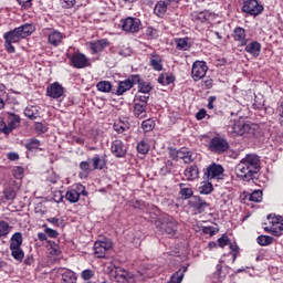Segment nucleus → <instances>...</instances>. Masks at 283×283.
I'll return each instance as SVG.
<instances>
[{
  "label": "nucleus",
  "instance_id": "nucleus-1",
  "mask_svg": "<svg viewBox=\"0 0 283 283\" xmlns=\"http://www.w3.org/2000/svg\"><path fill=\"white\" fill-rule=\"evenodd\" d=\"M260 156L248 154L235 167L237 178L249 182L260 171Z\"/></svg>",
  "mask_w": 283,
  "mask_h": 283
},
{
  "label": "nucleus",
  "instance_id": "nucleus-2",
  "mask_svg": "<svg viewBox=\"0 0 283 283\" xmlns=\"http://www.w3.org/2000/svg\"><path fill=\"white\" fill-rule=\"evenodd\" d=\"M23 244V235L21 232H15L11 239H10V251L11 256L15 262H23V259L25 258V252H23V249H21Z\"/></svg>",
  "mask_w": 283,
  "mask_h": 283
},
{
  "label": "nucleus",
  "instance_id": "nucleus-3",
  "mask_svg": "<svg viewBox=\"0 0 283 283\" xmlns=\"http://www.w3.org/2000/svg\"><path fill=\"white\" fill-rule=\"evenodd\" d=\"M155 224L161 233H167V235H170V238H174V235H176V232L178 231V221H176L174 217H161L157 221H155Z\"/></svg>",
  "mask_w": 283,
  "mask_h": 283
},
{
  "label": "nucleus",
  "instance_id": "nucleus-4",
  "mask_svg": "<svg viewBox=\"0 0 283 283\" xmlns=\"http://www.w3.org/2000/svg\"><path fill=\"white\" fill-rule=\"evenodd\" d=\"M230 134L232 136H253L255 130L251 127L250 124L244 123V120H235L233 125L230 127Z\"/></svg>",
  "mask_w": 283,
  "mask_h": 283
},
{
  "label": "nucleus",
  "instance_id": "nucleus-5",
  "mask_svg": "<svg viewBox=\"0 0 283 283\" xmlns=\"http://www.w3.org/2000/svg\"><path fill=\"white\" fill-rule=\"evenodd\" d=\"M143 28V22L138 18L128 17L122 20V30L128 34H138Z\"/></svg>",
  "mask_w": 283,
  "mask_h": 283
},
{
  "label": "nucleus",
  "instance_id": "nucleus-6",
  "mask_svg": "<svg viewBox=\"0 0 283 283\" xmlns=\"http://www.w3.org/2000/svg\"><path fill=\"white\" fill-rule=\"evenodd\" d=\"M81 196H87V190H85V186L77 184L73 188L66 191L65 200L71 202V205H75L81 200Z\"/></svg>",
  "mask_w": 283,
  "mask_h": 283
},
{
  "label": "nucleus",
  "instance_id": "nucleus-7",
  "mask_svg": "<svg viewBox=\"0 0 283 283\" xmlns=\"http://www.w3.org/2000/svg\"><path fill=\"white\" fill-rule=\"evenodd\" d=\"M21 125V117L17 114H9L7 118V124L6 122L0 123V132L2 134H11L13 129H17Z\"/></svg>",
  "mask_w": 283,
  "mask_h": 283
},
{
  "label": "nucleus",
  "instance_id": "nucleus-8",
  "mask_svg": "<svg viewBox=\"0 0 283 283\" xmlns=\"http://www.w3.org/2000/svg\"><path fill=\"white\" fill-rule=\"evenodd\" d=\"M242 12L250 17H260V13L264 12V6L260 4L258 0H245L243 2Z\"/></svg>",
  "mask_w": 283,
  "mask_h": 283
},
{
  "label": "nucleus",
  "instance_id": "nucleus-9",
  "mask_svg": "<svg viewBox=\"0 0 283 283\" xmlns=\"http://www.w3.org/2000/svg\"><path fill=\"white\" fill-rule=\"evenodd\" d=\"M209 71V66H207V62L205 61H196L192 64L191 76L192 80L198 82L202 81L205 76H207V72Z\"/></svg>",
  "mask_w": 283,
  "mask_h": 283
},
{
  "label": "nucleus",
  "instance_id": "nucleus-10",
  "mask_svg": "<svg viewBox=\"0 0 283 283\" xmlns=\"http://www.w3.org/2000/svg\"><path fill=\"white\" fill-rule=\"evenodd\" d=\"M209 149L213 154H224L229 149V142L223 137H213L209 143Z\"/></svg>",
  "mask_w": 283,
  "mask_h": 283
},
{
  "label": "nucleus",
  "instance_id": "nucleus-11",
  "mask_svg": "<svg viewBox=\"0 0 283 283\" xmlns=\"http://www.w3.org/2000/svg\"><path fill=\"white\" fill-rule=\"evenodd\" d=\"M94 256L98 259L105 258L107 255V251L112 249V240L105 239L103 241H96L94 243Z\"/></svg>",
  "mask_w": 283,
  "mask_h": 283
},
{
  "label": "nucleus",
  "instance_id": "nucleus-12",
  "mask_svg": "<svg viewBox=\"0 0 283 283\" xmlns=\"http://www.w3.org/2000/svg\"><path fill=\"white\" fill-rule=\"evenodd\" d=\"M34 30H36V28H34V24L25 23L15 28L14 30H11L10 32L21 41L30 36L34 32Z\"/></svg>",
  "mask_w": 283,
  "mask_h": 283
},
{
  "label": "nucleus",
  "instance_id": "nucleus-13",
  "mask_svg": "<svg viewBox=\"0 0 283 283\" xmlns=\"http://www.w3.org/2000/svg\"><path fill=\"white\" fill-rule=\"evenodd\" d=\"M135 81H138V74L132 75L127 80L118 82L117 88L115 92L116 96H123L125 92H129V90L134 87Z\"/></svg>",
  "mask_w": 283,
  "mask_h": 283
},
{
  "label": "nucleus",
  "instance_id": "nucleus-14",
  "mask_svg": "<svg viewBox=\"0 0 283 283\" xmlns=\"http://www.w3.org/2000/svg\"><path fill=\"white\" fill-rule=\"evenodd\" d=\"M224 174V168L218 164H211L205 171L206 180H220V177Z\"/></svg>",
  "mask_w": 283,
  "mask_h": 283
},
{
  "label": "nucleus",
  "instance_id": "nucleus-15",
  "mask_svg": "<svg viewBox=\"0 0 283 283\" xmlns=\"http://www.w3.org/2000/svg\"><path fill=\"white\" fill-rule=\"evenodd\" d=\"M113 276L115 277L116 282L118 283H133L134 275L132 272L123 269V268H115L113 271Z\"/></svg>",
  "mask_w": 283,
  "mask_h": 283
},
{
  "label": "nucleus",
  "instance_id": "nucleus-16",
  "mask_svg": "<svg viewBox=\"0 0 283 283\" xmlns=\"http://www.w3.org/2000/svg\"><path fill=\"white\" fill-rule=\"evenodd\" d=\"M71 60V65L76 67V70H83V67H90V60L83 53H73L72 56H69Z\"/></svg>",
  "mask_w": 283,
  "mask_h": 283
},
{
  "label": "nucleus",
  "instance_id": "nucleus-17",
  "mask_svg": "<svg viewBox=\"0 0 283 283\" xmlns=\"http://www.w3.org/2000/svg\"><path fill=\"white\" fill-rule=\"evenodd\" d=\"M111 150L116 158H125V156H127V146H125L120 139H116L112 143Z\"/></svg>",
  "mask_w": 283,
  "mask_h": 283
},
{
  "label": "nucleus",
  "instance_id": "nucleus-18",
  "mask_svg": "<svg viewBox=\"0 0 283 283\" xmlns=\"http://www.w3.org/2000/svg\"><path fill=\"white\" fill-rule=\"evenodd\" d=\"M65 94V88L59 82H55L46 87V96L50 98H61Z\"/></svg>",
  "mask_w": 283,
  "mask_h": 283
},
{
  "label": "nucleus",
  "instance_id": "nucleus-19",
  "mask_svg": "<svg viewBox=\"0 0 283 283\" xmlns=\"http://www.w3.org/2000/svg\"><path fill=\"white\" fill-rule=\"evenodd\" d=\"M3 39L7 52H9V54H14L15 49L14 45H12V43H19L21 40L17 38L14 34H12L10 31L3 34Z\"/></svg>",
  "mask_w": 283,
  "mask_h": 283
},
{
  "label": "nucleus",
  "instance_id": "nucleus-20",
  "mask_svg": "<svg viewBox=\"0 0 283 283\" xmlns=\"http://www.w3.org/2000/svg\"><path fill=\"white\" fill-rule=\"evenodd\" d=\"M107 45H109V40L107 39L93 41L90 43L91 52L93 54H98V52H103Z\"/></svg>",
  "mask_w": 283,
  "mask_h": 283
},
{
  "label": "nucleus",
  "instance_id": "nucleus-21",
  "mask_svg": "<svg viewBox=\"0 0 283 283\" xmlns=\"http://www.w3.org/2000/svg\"><path fill=\"white\" fill-rule=\"evenodd\" d=\"M191 207L195 208V211H198V213H202V211H205L209 205L207 201H205V199L200 198L199 196H195L191 201Z\"/></svg>",
  "mask_w": 283,
  "mask_h": 283
},
{
  "label": "nucleus",
  "instance_id": "nucleus-22",
  "mask_svg": "<svg viewBox=\"0 0 283 283\" xmlns=\"http://www.w3.org/2000/svg\"><path fill=\"white\" fill-rule=\"evenodd\" d=\"M233 39L234 41H239L240 45H247L249 41L247 40V31L241 27L233 30Z\"/></svg>",
  "mask_w": 283,
  "mask_h": 283
},
{
  "label": "nucleus",
  "instance_id": "nucleus-23",
  "mask_svg": "<svg viewBox=\"0 0 283 283\" xmlns=\"http://www.w3.org/2000/svg\"><path fill=\"white\" fill-rule=\"evenodd\" d=\"M245 52H248V54H251V56H260V52H262V44H260V42H251L249 44H245Z\"/></svg>",
  "mask_w": 283,
  "mask_h": 283
},
{
  "label": "nucleus",
  "instance_id": "nucleus-24",
  "mask_svg": "<svg viewBox=\"0 0 283 283\" xmlns=\"http://www.w3.org/2000/svg\"><path fill=\"white\" fill-rule=\"evenodd\" d=\"M264 231L266 233H272V235H275L276 238H280V235H282V231H283V223H282V221H279L274 224L268 226L264 228Z\"/></svg>",
  "mask_w": 283,
  "mask_h": 283
},
{
  "label": "nucleus",
  "instance_id": "nucleus-25",
  "mask_svg": "<svg viewBox=\"0 0 283 283\" xmlns=\"http://www.w3.org/2000/svg\"><path fill=\"white\" fill-rule=\"evenodd\" d=\"M48 41L50 45H53L54 48H59V45H61L63 41V33L59 31H52L48 36Z\"/></svg>",
  "mask_w": 283,
  "mask_h": 283
},
{
  "label": "nucleus",
  "instance_id": "nucleus-26",
  "mask_svg": "<svg viewBox=\"0 0 283 283\" xmlns=\"http://www.w3.org/2000/svg\"><path fill=\"white\" fill-rule=\"evenodd\" d=\"M135 85H138L139 94H149V92L154 90L151 83L145 82L143 78H140V75H138V81H135Z\"/></svg>",
  "mask_w": 283,
  "mask_h": 283
},
{
  "label": "nucleus",
  "instance_id": "nucleus-27",
  "mask_svg": "<svg viewBox=\"0 0 283 283\" xmlns=\"http://www.w3.org/2000/svg\"><path fill=\"white\" fill-rule=\"evenodd\" d=\"M150 66L155 72H163V57L156 53L150 54Z\"/></svg>",
  "mask_w": 283,
  "mask_h": 283
},
{
  "label": "nucleus",
  "instance_id": "nucleus-28",
  "mask_svg": "<svg viewBox=\"0 0 283 283\" xmlns=\"http://www.w3.org/2000/svg\"><path fill=\"white\" fill-rule=\"evenodd\" d=\"M179 160H184L186 165H189L196 160V157L193 153L189 151L187 148H181L179 149Z\"/></svg>",
  "mask_w": 283,
  "mask_h": 283
},
{
  "label": "nucleus",
  "instance_id": "nucleus-29",
  "mask_svg": "<svg viewBox=\"0 0 283 283\" xmlns=\"http://www.w3.org/2000/svg\"><path fill=\"white\" fill-rule=\"evenodd\" d=\"M189 38H178L175 39L177 50H181L182 52H187V50H191V42H189Z\"/></svg>",
  "mask_w": 283,
  "mask_h": 283
},
{
  "label": "nucleus",
  "instance_id": "nucleus-30",
  "mask_svg": "<svg viewBox=\"0 0 283 283\" xmlns=\"http://www.w3.org/2000/svg\"><path fill=\"white\" fill-rule=\"evenodd\" d=\"M200 171L198 170V166L193 165L190 166L189 168L185 169L184 176L186 180H196L198 178Z\"/></svg>",
  "mask_w": 283,
  "mask_h": 283
},
{
  "label": "nucleus",
  "instance_id": "nucleus-31",
  "mask_svg": "<svg viewBox=\"0 0 283 283\" xmlns=\"http://www.w3.org/2000/svg\"><path fill=\"white\" fill-rule=\"evenodd\" d=\"M134 116L136 118H145L147 116V105L134 103Z\"/></svg>",
  "mask_w": 283,
  "mask_h": 283
},
{
  "label": "nucleus",
  "instance_id": "nucleus-32",
  "mask_svg": "<svg viewBox=\"0 0 283 283\" xmlns=\"http://www.w3.org/2000/svg\"><path fill=\"white\" fill-rule=\"evenodd\" d=\"M91 161H93V169H105L107 165V159L105 157L101 158V156L95 155Z\"/></svg>",
  "mask_w": 283,
  "mask_h": 283
},
{
  "label": "nucleus",
  "instance_id": "nucleus-33",
  "mask_svg": "<svg viewBox=\"0 0 283 283\" xmlns=\"http://www.w3.org/2000/svg\"><path fill=\"white\" fill-rule=\"evenodd\" d=\"M185 273H187V268L178 270L176 273L171 275L170 280L167 283H182Z\"/></svg>",
  "mask_w": 283,
  "mask_h": 283
},
{
  "label": "nucleus",
  "instance_id": "nucleus-34",
  "mask_svg": "<svg viewBox=\"0 0 283 283\" xmlns=\"http://www.w3.org/2000/svg\"><path fill=\"white\" fill-rule=\"evenodd\" d=\"M169 7V4L166 3V1H158L155 6V14H157V17H165V14H167V8Z\"/></svg>",
  "mask_w": 283,
  "mask_h": 283
},
{
  "label": "nucleus",
  "instance_id": "nucleus-35",
  "mask_svg": "<svg viewBox=\"0 0 283 283\" xmlns=\"http://www.w3.org/2000/svg\"><path fill=\"white\" fill-rule=\"evenodd\" d=\"M61 283H76V274L72 270H65L62 273Z\"/></svg>",
  "mask_w": 283,
  "mask_h": 283
},
{
  "label": "nucleus",
  "instance_id": "nucleus-36",
  "mask_svg": "<svg viewBox=\"0 0 283 283\" xmlns=\"http://www.w3.org/2000/svg\"><path fill=\"white\" fill-rule=\"evenodd\" d=\"M24 116L30 120L39 118V107L36 106H27L24 109Z\"/></svg>",
  "mask_w": 283,
  "mask_h": 283
},
{
  "label": "nucleus",
  "instance_id": "nucleus-37",
  "mask_svg": "<svg viewBox=\"0 0 283 283\" xmlns=\"http://www.w3.org/2000/svg\"><path fill=\"white\" fill-rule=\"evenodd\" d=\"M179 193L184 200H189L193 196V189L187 187L185 184H179Z\"/></svg>",
  "mask_w": 283,
  "mask_h": 283
},
{
  "label": "nucleus",
  "instance_id": "nucleus-38",
  "mask_svg": "<svg viewBox=\"0 0 283 283\" xmlns=\"http://www.w3.org/2000/svg\"><path fill=\"white\" fill-rule=\"evenodd\" d=\"M98 92H103L104 94H109L112 92V83L108 81H101L96 85Z\"/></svg>",
  "mask_w": 283,
  "mask_h": 283
},
{
  "label": "nucleus",
  "instance_id": "nucleus-39",
  "mask_svg": "<svg viewBox=\"0 0 283 283\" xmlns=\"http://www.w3.org/2000/svg\"><path fill=\"white\" fill-rule=\"evenodd\" d=\"M256 242L260 244V247H269V244H273V237L259 235L256 238Z\"/></svg>",
  "mask_w": 283,
  "mask_h": 283
},
{
  "label": "nucleus",
  "instance_id": "nucleus-40",
  "mask_svg": "<svg viewBox=\"0 0 283 283\" xmlns=\"http://www.w3.org/2000/svg\"><path fill=\"white\" fill-rule=\"evenodd\" d=\"M154 127H156V122H154V119H151V118L145 119L142 123V129L146 133L151 132L154 129Z\"/></svg>",
  "mask_w": 283,
  "mask_h": 283
},
{
  "label": "nucleus",
  "instance_id": "nucleus-41",
  "mask_svg": "<svg viewBox=\"0 0 283 283\" xmlns=\"http://www.w3.org/2000/svg\"><path fill=\"white\" fill-rule=\"evenodd\" d=\"M25 149H28V151H34V149H39V147H41V142H39V139H30L25 145H24Z\"/></svg>",
  "mask_w": 283,
  "mask_h": 283
},
{
  "label": "nucleus",
  "instance_id": "nucleus-42",
  "mask_svg": "<svg viewBox=\"0 0 283 283\" xmlns=\"http://www.w3.org/2000/svg\"><path fill=\"white\" fill-rule=\"evenodd\" d=\"M149 144L145 140H140L138 144H137V151L138 154H149Z\"/></svg>",
  "mask_w": 283,
  "mask_h": 283
},
{
  "label": "nucleus",
  "instance_id": "nucleus-43",
  "mask_svg": "<svg viewBox=\"0 0 283 283\" xmlns=\"http://www.w3.org/2000/svg\"><path fill=\"white\" fill-rule=\"evenodd\" d=\"M10 233V223L0 221V238H6Z\"/></svg>",
  "mask_w": 283,
  "mask_h": 283
},
{
  "label": "nucleus",
  "instance_id": "nucleus-44",
  "mask_svg": "<svg viewBox=\"0 0 283 283\" xmlns=\"http://www.w3.org/2000/svg\"><path fill=\"white\" fill-rule=\"evenodd\" d=\"M250 202H262V190H254L249 195Z\"/></svg>",
  "mask_w": 283,
  "mask_h": 283
},
{
  "label": "nucleus",
  "instance_id": "nucleus-45",
  "mask_svg": "<svg viewBox=\"0 0 283 283\" xmlns=\"http://www.w3.org/2000/svg\"><path fill=\"white\" fill-rule=\"evenodd\" d=\"M253 108L259 109L260 112H266V106H264V97L258 98L255 97L253 103Z\"/></svg>",
  "mask_w": 283,
  "mask_h": 283
},
{
  "label": "nucleus",
  "instance_id": "nucleus-46",
  "mask_svg": "<svg viewBox=\"0 0 283 283\" xmlns=\"http://www.w3.org/2000/svg\"><path fill=\"white\" fill-rule=\"evenodd\" d=\"M213 191V186L210 182H205L201 187H199V193L205 196H209Z\"/></svg>",
  "mask_w": 283,
  "mask_h": 283
},
{
  "label": "nucleus",
  "instance_id": "nucleus-47",
  "mask_svg": "<svg viewBox=\"0 0 283 283\" xmlns=\"http://www.w3.org/2000/svg\"><path fill=\"white\" fill-rule=\"evenodd\" d=\"M200 231H202V233H205L206 235H216V233H218V228L211 226H202L200 228Z\"/></svg>",
  "mask_w": 283,
  "mask_h": 283
},
{
  "label": "nucleus",
  "instance_id": "nucleus-48",
  "mask_svg": "<svg viewBox=\"0 0 283 283\" xmlns=\"http://www.w3.org/2000/svg\"><path fill=\"white\" fill-rule=\"evenodd\" d=\"M3 195H4V198L6 200H14V198H17V191H14V188H6L3 190Z\"/></svg>",
  "mask_w": 283,
  "mask_h": 283
},
{
  "label": "nucleus",
  "instance_id": "nucleus-49",
  "mask_svg": "<svg viewBox=\"0 0 283 283\" xmlns=\"http://www.w3.org/2000/svg\"><path fill=\"white\" fill-rule=\"evenodd\" d=\"M44 233L46 234V238H59V231L48 228V224L44 223L43 226Z\"/></svg>",
  "mask_w": 283,
  "mask_h": 283
},
{
  "label": "nucleus",
  "instance_id": "nucleus-50",
  "mask_svg": "<svg viewBox=\"0 0 283 283\" xmlns=\"http://www.w3.org/2000/svg\"><path fill=\"white\" fill-rule=\"evenodd\" d=\"M242 112V105L239 102L232 103V107L230 108L231 116H238Z\"/></svg>",
  "mask_w": 283,
  "mask_h": 283
},
{
  "label": "nucleus",
  "instance_id": "nucleus-51",
  "mask_svg": "<svg viewBox=\"0 0 283 283\" xmlns=\"http://www.w3.org/2000/svg\"><path fill=\"white\" fill-rule=\"evenodd\" d=\"M25 172V169H23V167L21 166H17L13 168L12 170V175L14 176V178H17L18 180H21V178H23V174Z\"/></svg>",
  "mask_w": 283,
  "mask_h": 283
},
{
  "label": "nucleus",
  "instance_id": "nucleus-52",
  "mask_svg": "<svg viewBox=\"0 0 283 283\" xmlns=\"http://www.w3.org/2000/svg\"><path fill=\"white\" fill-rule=\"evenodd\" d=\"M149 101V95H140V93H138L135 96L134 103H138L142 105H147V102Z\"/></svg>",
  "mask_w": 283,
  "mask_h": 283
},
{
  "label": "nucleus",
  "instance_id": "nucleus-53",
  "mask_svg": "<svg viewBox=\"0 0 283 283\" xmlns=\"http://www.w3.org/2000/svg\"><path fill=\"white\" fill-rule=\"evenodd\" d=\"M113 127L117 132V134H123V132H126V129H128L127 125L123 124V122L115 123Z\"/></svg>",
  "mask_w": 283,
  "mask_h": 283
},
{
  "label": "nucleus",
  "instance_id": "nucleus-54",
  "mask_svg": "<svg viewBox=\"0 0 283 283\" xmlns=\"http://www.w3.org/2000/svg\"><path fill=\"white\" fill-rule=\"evenodd\" d=\"M62 8L70 10V8H74L76 4V0H60Z\"/></svg>",
  "mask_w": 283,
  "mask_h": 283
},
{
  "label": "nucleus",
  "instance_id": "nucleus-55",
  "mask_svg": "<svg viewBox=\"0 0 283 283\" xmlns=\"http://www.w3.org/2000/svg\"><path fill=\"white\" fill-rule=\"evenodd\" d=\"M217 242H218V247H220L221 249H224V247L229 244V237H227L226 234H222V237L219 238Z\"/></svg>",
  "mask_w": 283,
  "mask_h": 283
},
{
  "label": "nucleus",
  "instance_id": "nucleus-56",
  "mask_svg": "<svg viewBox=\"0 0 283 283\" xmlns=\"http://www.w3.org/2000/svg\"><path fill=\"white\" fill-rule=\"evenodd\" d=\"M146 35L149 36V39H156V36H158V30L153 27H148L146 29Z\"/></svg>",
  "mask_w": 283,
  "mask_h": 283
},
{
  "label": "nucleus",
  "instance_id": "nucleus-57",
  "mask_svg": "<svg viewBox=\"0 0 283 283\" xmlns=\"http://www.w3.org/2000/svg\"><path fill=\"white\" fill-rule=\"evenodd\" d=\"M80 169L84 171V174H90L92 171V168H90V161H81Z\"/></svg>",
  "mask_w": 283,
  "mask_h": 283
},
{
  "label": "nucleus",
  "instance_id": "nucleus-58",
  "mask_svg": "<svg viewBox=\"0 0 283 283\" xmlns=\"http://www.w3.org/2000/svg\"><path fill=\"white\" fill-rule=\"evenodd\" d=\"M201 87H203V90H211V87H213V80L211 78H206L205 81H202Z\"/></svg>",
  "mask_w": 283,
  "mask_h": 283
},
{
  "label": "nucleus",
  "instance_id": "nucleus-59",
  "mask_svg": "<svg viewBox=\"0 0 283 283\" xmlns=\"http://www.w3.org/2000/svg\"><path fill=\"white\" fill-rule=\"evenodd\" d=\"M169 156H170V158H172V160H179V158H180V150L170 148L169 149Z\"/></svg>",
  "mask_w": 283,
  "mask_h": 283
},
{
  "label": "nucleus",
  "instance_id": "nucleus-60",
  "mask_svg": "<svg viewBox=\"0 0 283 283\" xmlns=\"http://www.w3.org/2000/svg\"><path fill=\"white\" fill-rule=\"evenodd\" d=\"M92 277H94V271H92V270H84L82 272V279L83 280H92Z\"/></svg>",
  "mask_w": 283,
  "mask_h": 283
},
{
  "label": "nucleus",
  "instance_id": "nucleus-61",
  "mask_svg": "<svg viewBox=\"0 0 283 283\" xmlns=\"http://www.w3.org/2000/svg\"><path fill=\"white\" fill-rule=\"evenodd\" d=\"M216 275H217L219 279L227 276V272H224V271L222 270V264H218V265H217Z\"/></svg>",
  "mask_w": 283,
  "mask_h": 283
},
{
  "label": "nucleus",
  "instance_id": "nucleus-62",
  "mask_svg": "<svg viewBox=\"0 0 283 283\" xmlns=\"http://www.w3.org/2000/svg\"><path fill=\"white\" fill-rule=\"evenodd\" d=\"M35 129L41 134H45V132H48V126H45L43 123H36Z\"/></svg>",
  "mask_w": 283,
  "mask_h": 283
},
{
  "label": "nucleus",
  "instance_id": "nucleus-63",
  "mask_svg": "<svg viewBox=\"0 0 283 283\" xmlns=\"http://www.w3.org/2000/svg\"><path fill=\"white\" fill-rule=\"evenodd\" d=\"M268 220L270 222V224H277V222H282V217H273V216H269Z\"/></svg>",
  "mask_w": 283,
  "mask_h": 283
},
{
  "label": "nucleus",
  "instance_id": "nucleus-64",
  "mask_svg": "<svg viewBox=\"0 0 283 283\" xmlns=\"http://www.w3.org/2000/svg\"><path fill=\"white\" fill-rule=\"evenodd\" d=\"M207 116V111L201 108L197 114L196 118L197 120H202Z\"/></svg>",
  "mask_w": 283,
  "mask_h": 283
}]
</instances>
